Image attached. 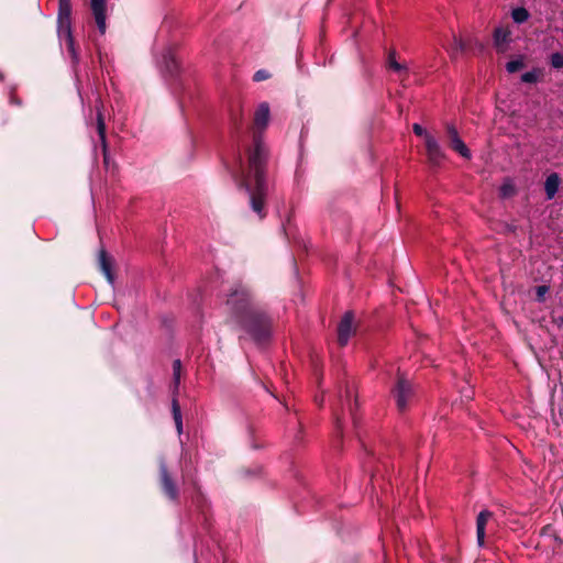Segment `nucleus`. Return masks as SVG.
<instances>
[{
  "mask_svg": "<svg viewBox=\"0 0 563 563\" xmlns=\"http://www.w3.org/2000/svg\"><path fill=\"white\" fill-rule=\"evenodd\" d=\"M529 16L530 14L528 10L523 7H518L514 9L511 12L512 20L518 24L525 23L529 19Z\"/></svg>",
  "mask_w": 563,
  "mask_h": 563,
  "instance_id": "20",
  "label": "nucleus"
},
{
  "mask_svg": "<svg viewBox=\"0 0 563 563\" xmlns=\"http://www.w3.org/2000/svg\"><path fill=\"white\" fill-rule=\"evenodd\" d=\"M159 67L163 71L174 75L177 70V62L175 59V56L173 55L172 51L167 49L163 56L162 60L158 62Z\"/></svg>",
  "mask_w": 563,
  "mask_h": 563,
  "instance_id": "15",
  "label": "nucleus"
},
{
  "mask_svg": "<svg viewBox=\"0 0 563 563\" xmlns=\"http://www.w3.org/2000/svg\"><path fill=\"white\" fill-rule=\"evenodd\" d=\"M559 186H560V177L558 174L553 173L547 177L545 183H544V189H545L548 199L554 198V196L556 195V192L559 190Z\"/></svg>",
  "mask_w": 563,
  "mask_h": 563,
  "instance_id": "16",
  "label": "nucleus"
},
{
  "mask_svg": "<svg viewBox=\"0 0 563 563\" xmlns=\"http://www.w3.org/2000/svg\"><path fill=\"white\" fill-rule=\"evenodd\" d=\"M551 66L555 69L563 68V54L553 53L550 57Z\"/></svg>",
  "mask_w": 563,
  "mask_h": 563,
  "instance_id": "24",
  "label": "nucleus"
},
{
  "mask_svg": "<svg viewBox=\"0 0 563 563\" xmlns=\"http://www.w3.org/2000/svg\"><path fill=\"white\" fill-rule=\"evenodd\" d=\"M511 32L505 27H496L493 34V42L498 53H506L508 51Z\"/></svg>",
  "mask_w": 563,
  "mask_h": 563,
  "instance_id": "10",
  "label": "nucleus"
},
{
  "mask_svg": "<svg viewBox=\"0 0 563 563\" xmlns=\"http://www.w3.org/2000/svg\"><path fill=\"white\" fill-rule=\"evenodd\" d=\"M426 150L428 161L432 166H439L445 157L438 140L433 135H427Z\"/></svg>",
  "mask_w": 563,
  "mask_h": 563,
  "instance_id": "6",
  "label": "nucleus"
},
{
  "mask_svg": "<svg viewBox=\"0 0 563 563\" xmlns=\"http://www.w3.org/2000/svg\"><path fill=\"white\" fill-rule=\"evenodd\" d=\"M58 34L65 37L68 51L74 63H78L79 56L75 49V42L71 34V2L70 0H58Z\"/></svg>",
  "mask_w": 563,
  "mask_h": 563,
  "instance_id": "3",
  "label": "nucleus"
},
{
  "mask_svg": "<svg viewBox=\"0 0 563 563\" xmlns=\"http://www.w3.org/2000/svg\"><path fill=\"white\" fill-rule=\"evenodd\" d=\"M493 517V512L488 510H482L476 519V537L479 547L484 545L485 540V527L488 520Z\"/></svg>",
  "mask_w": 563,
  "mask_h": 563,
  "instance_id": "12",
  "label": "nucleus"
},
{
  "mask_svg": "<svg viewBox=\"0 0 563 563\" xmlns=\"http://www.w3.org/2000/svg\"><path fill=\"white\" fill-rule=\"evenodd\" d=\"M271 77L269 73L265 69H260L257 70L254 76H253V79L254 81H263V80H266Z\"/></svg>",
  "mask_w": 563,
  "mask_h": 563,
  "instance_id": "27",
  "label": "nucleus"
},
{
  "mask_svg": "<svg viewBox=\"0 0 563 563\" xmlns=\"http://www.w3.org/2000/svg\"><path fill=\"white\" fill-rule=\"evenodd\" d=\"M523 67V58L519 56L516 59L509 60L506 64V70L510 74H514L518 70H520Z\"/></svg>",
  "mask_w": 563,
  "mask_h": 563,
  "instance_id": "23",
  "label": "nucleus"
},
{
  "mask_svg": "<svg viewBox=\"0 0 563 563\" xmlns=\"http://www.w3.org/2000/svg\"><path fill=\"white\" fill-rule=\"evenodd\" d=\"M159 476L164 494L170 500L176 501L178 499V489L163 459L159 461Z\"/></svg>",
  "mask_w": 563,
  "mask_h": 563,
  "instance_id": "5",
  "label": "nucleus"
},
{
  "mask_svg": "<svg viewBox=\"0 0 563 563\" xmlns=\"http://www.w3.org/2000/svg\"><path fill=\"white\" fill-rule=\"evenodd\" d=\"M397 408L404 411L413 396L412 385L402 375H398L397 384L393 389Z\"/></svg>",
  "mask_w": 563,
  "mask_h": 563,
  "instance_id": "4",
  "label": "nucleus"
},
{
  "mask_svg": "<svg viewBox=\"0 0 563 563\" xmlns=\"http://www.w3.org/2000/svg\"><path fill=\"white\" fill-rule=\"evenodd\" d=\"M90 8L101 35L106 33V8L107 0H90Z\"/></svg>",
  "mask_w": 563,
  "mask_h": 563,
  "instance_id": "8",
  "label": "nucleus"
},
{
  "mask_svg": "<svg viewBox=\"0 0 563 563\" xmlns=\"http://www.w3.org/2000/svg\"><path fill=\"white\" fill-rule=\"evenodd\" d=\"M541 75V69L539 68H534L530 71H527L525 74L521 75V80L523 82H528V84H534L539 80V77Z\"/></svg>",
  "mask_w": 563,
  "mask_h": 563,
  "instance_id": "22",
  "label": "nucleus"
},
{
  "mask_svg": "<svg viewBox=\"0 0 563 563\" xmlns=\"http://www.w3.org/2000/svg\"><path fill=\"white\" fill-rule=\"evenodd\" d=\"M97 131H98L101 144L103 147V152L106 153V151H107L106 123H104V119H103V115H102L100 109H98V112H97Z\"/></svg>",
  "mask_w": 563,
  "mask_h": 563,
  "instance_id": "18",
  "label": "nucleus"
},
{
  "mask_svg": "<svg viewBox=\"0 0 563 563\" xmlns=\"http://www.w3.org/2000/svg\"><path fill=\"white\" fill-rule=\"evenodd\" d=\"M99 266L110 285L114 284V275L112 272V260L104 250H100L98 257Z\"/></svg>",
  "mask_w": 563,
  "mask_h": 563,
  "instance_id": "11",
  "label": "nucleus"
},
{
  "mask_svg": "<svg viewBox=\"0 0 563 563\" xmlns=\"http://www.w3.org/2000/svg\"><path fill=\"white\" fill-rule=\"evenodd\" d=\"M269 106L267 102H262L254 114V123L258 129H265L269 122Z\"/></svg>",
  "mask_w": 563,
  "mask_h": 563,
  "instance_id": "13",
  "label": "nucleus"
},
{
  "mask_svg": "<svg viewBox=\"0 0 563 563\" xmlns=\"http://www.w3.org/2000/svg\"><path fill=\"white\" fill-rule=\"evenodd\" d=\"M396 60V52L391 51L388 55V67L391 65V62Z\"/></svg>",
  "mask_w": 563,
  "mask_h": 563,
  "instance_id": "31",
  "label": "nucleus"
},
{
  "mask_svg": "<svg viewBox=\"0 0 563 563\" xmlns=\"http://www.w3.org/2000/svg\"><path fill=\"white\" fill-rule=\"evenodd\" d=\"M558 324H559L560 327H561V325H563V317H560V318L558 319Z\"/></svg>",
  "mask_w": 563,
  "mask_h": 563,
  "instance_id": "32",
  "label": "nucleus"
},
{
  "mask_svg": "<svg viewBox=\"0 0 563 563\" xmlns=\"http://www.w3.org/2000/svg\"><path fill=\"white\" fill-rule=\"evenodd\" d=\"M390 69H393L395 73L398 74H406L407 73V66L404 64L398 63L397 60H393L391 65L389 66Z\"/></svg>",
  "mask_w": 563,
  "mask_h": 563,
  "instance_id": "26",
  "label": "nucleus"
},
{
  "mask_svg": "<svg viewBox=\"0 0 563 563\" xmlns=\"http://www.w3.org/2000/svg\"><path fill=\"white\" fill-rule=\"evenodd\" d=\"M172 411H173V418H174V421L176 424L177 432H178V434H180L183 432V418H181L180 407L176 399H173Z\"/></svg>",
  "mask_w": 563,
  "mask_h": 563,
  "instance_id": "19",
  "label": "nucleus"
},
{
  "mask_svg": "<svg viewBox=\"0 0 563 563\" xmlns=\"http://www.w3.org/2000/svg\"><path fill=\"white\" fill-rule=\"evenodd\" d=\"M516 192V187L511 179H506L499 188V195L501 198H509Z\"/></svg>",
  "mask_w": 563,
  "mask_h": 563,
  "instance_id": "21",
  "label": "nucleus"
},
{
  "mask_svg": "<svg viewBox=\"0 0 563 563\" xmlns=\"http://www.w3.org/2000/svg\"><path fill=\"white\" fill-rule=\"evenodd\" d=\"M470 41H465L461 37L453 36V44L450 49L452 58H456L460 54H463L468 47Z\"/></svg>",
  "mask_w": 563,
  "mask_h": 563,
  "instance_id": "17",
  "label": "nucleus"
},
{
  "mask_svg": "<svg viewBox=\"0 0 563 563\" xmlns=\"http://www.w3.org/2000/svg\"><path fill=\"white\" fill-rule=\"evenodd\" d=\"M180 371H181V362H180V360H175L173 363V375H174V382H175L176 386L179 385Z\"/></svg>",
  "mask_w": 563,
  "mask_h": 563,
  "instance_id": "25",
  "label": "nucleus"
},
{
  "mask_svg": "<svg viewBox=\"0 0 563 563\" xmlns=\"http://www.w3.org/2000/svg\"><path fill=\"white\" fill-rule=\"evenodd\" d=\"M342 423H343V412L342 413H335V426L338 430H342Z\"/></svg>",
  "mask_w": 563,
  "mask_h": 563,
  "instance_id": "30",
  "label": "nucleus"
},
{
  "mask_svg": "<svg viewBox=\"0 0 563 563\" xmlns=\"http://www.w3.org/2000/svg\"><path fill=\"white\" fill-rule=\"evenodd\" d=\"M352 395H353L352 388L350 386H346L344 396L340 395V401H341V406H342V411H344V409L346 408L354 426H356V423H357L356 416H355L356 402L354 405L352 404Z\"/></svg>",
  "mask_w": 563,
  "mask_h": 563,
  "instance_id": "14",
  "label": "nucleus"
},
{
  "mask_svg": "<svg viewBox=\"0 0 563 563\" xmlns=\"http://www.w3.org/2000/svg\"><path fill=\"white\" fill-rule=\"evenodd\" d=\"M412 130H413V132H415V134H416V135H418V136H423V137H424V141L427 140V135H431L430 133H428V132L426 131V129H423V128H422L420 124H418V123H415V124L412 125Z\"/></svg>",
  "mask_w": 563,
  "mask_h": 563,
  "instance_id": "28",
  "label": "nucleus"
},
{
  "mask_svg": "<svg viewBox=\"0 0 563 563\" xmlns=\"http://www.w3.org/2000/svg\"><path fill=\"white\" fill-rule=\"evenodd\" d=\"M548 289L549 288L547 286H538L537 287V299L539 301H543L544 295L547 294Z\"/></svg>",
  "mask_w": 563,
  "mask_h": 563,
  "instance_id": "29",
  "label": "nucleus"
},
{
  "mask_svg": "<svg viewBox=\"0 0 563 563\" xmlns=\"http://www.w3.org/2000/svg\"><path fill=\"white\" fill-rule=\"evenodd\" d=\"M253 143V150L249 154L247 174L242 185L250 195L252 210L262 219L265 217L264 206L268 192L265 168L269 153L261 133L254 135Z\"/></svg>",
  "mask_w": 563,
  "mask_h": 563,
  "instance_id": "2",
  "label": "nucleus"
},
{
  "mask_svg": "<svg viewBox=\"0 0 563 563\" xmlns=\"http://www.w3.org/2000/svg\"><path fill=\"white\" fill-rule=\"evenodd\" d=\"M236 322L254 341L261 343L271 334V321L266 314L255 309L250 289L244 285H236L228 294L225 301Z\"/></svg>",
  "mask_w": 563,
  "mask_h": 563,
  "instance_id": "1",
  "label": "nucleus"
},
{
  "mask_svg": "<svg viewBox=\"0 0 563 563\" xmlns=\"http://www.w3.org/2000/svg\"><path fill=\"white\" fill-rule=\"evenodd\" d=\"M446 132L449 134V137H450V144H451V147L457 152L462 157L464 158H467L470 159L472 154H471V151L468 150V147L465 145V143L463 142V140L460 137L459 133H457V130L455 129L454 125L452 124H449L446 126Z\"/></svg>",
  "mask_w": 563,
  "mask_h": 563,
  "instance_id": "7",
  "label": "nucleus"
},
{
  "mask_svg": "<svg viewBox=\"0 0 563 563\" xmlns=\"http://www.w3.org/2000/svg\"><path fill=\"white\" fill-rule=\"evenodd\" d=\"M353 331V314L346 312L338 327V341L340 345L344 346L347 344Z\"/></svg>",
  "mask_w": 563,
  "mask_h": 563,
  "instance_id": "9",
  "label": "nucleus"
}]
</instances>
